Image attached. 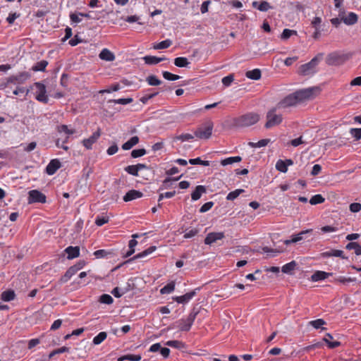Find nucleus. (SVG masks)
I'll list each match as a JSON object with an SVG mask.
<instances>
[{"label": "nucleus", "instance_id": "f257e3e1", "mask_svg": "<svg viewBox=\"0 0 361 361\" xmlns=\"http://www.w3.org/2000/svg\"><path fill=\"white\" fill-rule=\"evenodd\" d=\"M316 90L317 88L314 87H309L291 93L279 102L276 107L282 109L295 106L302 101L311 98Z\"/></svg>", "mask_w": 361, "mask_h": 361}, {"label": "nucleus", "instance_id": "f03ea898", "mask_svg": "<svg viewBox=\"0 0 361 361\" xmlns=\"http://www.w3.org/2000/svg\"><path fill=\"white\" fill-rule=\"evenodd\" d=\"M259 120V115L257 113L249 112L242 115L233 120V124L236 127H249L257 123Z\"/></svg>", "mask_w": 361, "mask_h": 361}, {"label": "nucleus", "instance_id": "7ed1b4c3", "mask_svg": "<svg viewBox=\"0 0 361 361\" xmlns=\"http://www.w3.org/2000/svg\"><path fill=\"white\" fill-rule=\"evenodd\" d=\"M350 53H340L334 51L327 55L326 63L329 66H340L352 57Z\"/></svg>", "mask_w": 361, "mask_h": 361}, {"label": "nucleus", "instance_id": "20e7f679", "mask_svg": "<svg viewBox=\"0 0 361 361\" xmlns=\"http://www.w3.org/2000/svg\"><path fill=\"white\" fill-rule=\"evenodd\" d=\"M213 128L214 123L209 119L207 120L196 129L195 135L200 139L207 140L212 134Z\"/></svg>", "mask_w": 361, "mask_h": 361}, {"label": "nucleus", "instance_id": "39448f33", "mask_svg": "<svg viewBox=\"0 0 361 361\" xmlns=\"http://www.w3.org/2000/svg\"><path fill=\"white\" fill-rule=\"evenodd\" d=\"M323 54H319L314 56L310 62L300 66L299 68V74L302 75H307L314 73V68L318 65L322 60Z\"/></svg>", "mask_w": 361, "mask_h": 361}, {"label": "nucleus", "instance_id": "423d86ee", "mask_svg": "<svg viewBox=\"0 0 361 361\" xmlns=\"http://www.w3.org/2000/svg\"><path fill=\"white\" fill-rule=\"evenodd\" d=\"M276 109L277 107L273 108L270 109L267 114L266 117L267 121L266 122L264 127L267 129L279 125L283 121L282 116L281 114H276Z\"/></svg>", "mask_w": 361, "mask_h": 361}, {"label": "nucleus", "instance_id": "0eeeda50", "mask_svg": "<svg viewBox=\"0 0 361 361\" xmlns=\"http://www.w3.org/2000/svg\"><path fill=\"white\" fill-rule=\"evenodd\" d=\"M156 249H157L156 246H154V245L150 246L145 250L137 254L134 257H133L128 259V260L125 261L124 262L117 265L112 271L117 270V269H120L123 264H129V263L132 262L133 261H134L135 259L143 258V257L152 254L153 252H154L156 250Z\"/></svg>", "mask_w": 361, "mask_h": 361}, {"label": "nucleus", "instance_id": "6e6552de", "mask_svg": "<svg viewBox=\"0 0 361 361\" xmlns=\"http://www.w3.org/2000/svg\"><path fill=\"white\" fill-rule=\"evenodd\" d=\"M47 197L44 194L37 190H32L28 192L27 202L32 203H45Z\"/></svg>", "mask_w": 361, "mask_h": 361}, {"label": "nucleus", "instance_id": "1a4fd4ad", "mask_svg": "<svg viewBox=\"0 0 361 361\" xmlns=\"http://www.w3.org/2000/svg\"><path fill=\"white\" fill-rule=\"evenodd\" d=\"M31 77V75L30 73L27 71H23L21 73H19L17 75H11L8 77L6 80L7 83H12V84H23L26 80H27Z\"/></svg>", "mask_w": 361, "mask_h": 361}, {"label": "nucleus", "instance_id": "9d476101", "mask_svg": "<svg viewBox=\"0 0 361 361\" xmlns=\"http://www.w3.org/2000/svg\"><path fill=\"white\" fill-rule=\"evenodd\" d=\"M35 85L36 87V99L39 102H43L44 104L48 103L49 99L46 94V87L42 82H35Z\"/></svg>", "mask_w": 361, "mask_h": 361}, {"label": "nucleus", "instance_id": "9b49d317", "mask_svg": "<svg viewBox=\"0 0 361 361\" xmlns=\"http://www.w3.org/2000/svg\"><path fill=\"white\" fill-rule=\"evenodd\" d=\"M200 290V288H197L195 290L185 293L183 295L175 296L173 298V300L180 304L188 303L193 297L197 295V292Z\"/></svg>", "mask_w": 361, "mask_h": 361}, {"label": "nucleus", "instance_id": "f8f14e48", "mask_svg": "<svg viewBox=\"0 0 361 361\" xmlns=\"http://www.w3.org/2000/svg\"><path fill=\"white\" fill-rule=\"evenodd\" d=\"M101 135V129L98 128L90 137L84 139L82 144L84 147L87 149L92 148V145L95 143Z\"/></svg>", "mask_w": 361, "mask_h": 361}, {"label": "nucleus", "instance_id": "ddd939ff", "mask_svg": "<svg viewBox=\"0 0 361 361\" xmlns=\"http://www.w3.org/2000/svg\"><path fill=\"white\" fill-rule=\"evenodd\" d=\"M224 238V234L222 232H212L207 234L204 239L206 245H211L218 240H221Z\"/></svg>", "mask_w": 361, "mask_h": 361}, {"label": "nucleus", "instance_id": "4468645a", "mask_svg": "<svg viewBox=\"0 0 361 361\" xmlns=\"http://www.w3.org/2000/svg\"><path fill=\"white\" fill-rule=\"evenodd\" d=\"M61 166V162L59 159H52L46 167V173L50 176L54 175Z\"/></svg>", "mask_w": 361, "mask_h": 361}, {"label": "nucleus", "instance_id": "2eb2a0df", "mask_svg": "<svg viewBox=\"0 0 361 361\" xmlns=\"http://www.w3.org/2000/svg\"><path fill=\"white\" fill-rule=\"evenodd\" d=\"M143 196V193L139 190H130L123 197L124 202L132 201Z\"/></svg>", "mask_w": 361, "mask_h": 361}, {"label": "nucleus", "instance_id": "dca6fc26", "mask_svg": "<svg viewBox=\"0 0 361 361\" xmlns=\"http://www.w3.org/2000/svg\"><path fill=\"white\" fill-rule=\"evenodd\" d=\"M333 273L331 272H326L324 271H316L312 276H311V281L316 282L319 281H323L326 279H327L329 276H332Z\"/></svg>", "mask_w": 361, "mask_h": 361}, {"label": "nucleus", "instance_id": "f3484780", "mask_svg": "<svg viewBox=\"0 0 361 361\" xmlns=\"http://www.w3.org/2000/svg\"><path fill=\"white\" fill-rule=\"evenodd\" d=\"M195 320L190 318L189 316L185 319H180L179 321V328L182 331H188Z\"/></svg>", "mask_w": 361, "mask_h": 361}, {"label": "nucleus", "instance_id": "a211bd4d", "mask_svg": "<svg viewBox=\"0 0 361 361\" xmlns=\"http://www.w3.org/2000/svg\"><path fill=\"white\" fill-rule=\"evenodd\" d=\"M93 255L97 259H100V258L109 259V258H111L112 257H114L115 255L114 250H96L95 252H94Z\"/></svg>", "mask_w": 361, "mask_h": 361}, {"label": "nucleus", "instance_id": "6ab92c4d", "mask_svg": "<svg viewBox=\"0 0 361 361\" xmlns=\"http://www.w3.org/2000/svg\"><path fill=\"white\" fill-rule=\"evenodd\" d=\"M358 16L353 12H350L348 16L342 17V21L347 25H353L357 23Z\"/></svg>", "mask_w": 361, "mask_h": 361}, {"label": "nucleus", "instance_id": "aec40b11", "mask_svg": "<svg viewBox=\"0 0 361 361\" xmlns=\"http://www.w3.org/2000/svg\"><path fill=\"white\" fill-rule=\"evenodd\" d=\"M143 61L146 64L155 65L159 62L167 60L166 57H157L154 56H145L142 58Z\"/></svg>", "mask_w": 361, "mask_h": 361}, {"label": "nucleus", "instance_id": "412c9836", "mask_svg": "<svg viewBox=\"0 0 361 361\" xmlns=\"http://www.w3.org/2000/svg\"><path fill=\"white\" fill-rule=\"evenodd\" d=\"M321 256L323 258H327V257H338L342 259L345 258L343 255V252L342 250H334V249L322 252L321 254Z\"/></svg>", "mask_w": 361, "mask_h": 361}, {"label": "nucleus", "instance_id": "4be33fe9", "mask_svg": "<svg viewBox=\"0 0 361 361\" xmlns=\"http://www.w3.org/2000/svg\"><path fill=\"white\" fill-rule=\"evenodd\" d=\"M99 56L102 60L109 62L115 59V55L108 49H103L99 53Z\"/></svg>", "mask_w": 361, "mask_h": 361}, {"label": "nucleus", "instance_id": "5701e85b", "mask_svg": "<svg viewBox=\"0 0 361 361\" xmlns=\"http://www.w3.org/2000/svg\"><path fill=\"white\" fill-rule=\"evenodd\" d=\"M207 192V189L204 185L196 186L195 190L191 194V198L193 201L198 200L203 193Z\"/></svg>", "mask_w": 361, "mask_h": 361}, {"label": "nucleus", "instance_id": "b1692460", "mask_svg": "<svg viewBox=\"0 0 361 361\" xmlns=\"http://www.w3.org/2000/svg\"><path fill=\"white\" fill-rule=\"evenodd\" d=\"M65 252L67 254V258L71 259L75 258L80 255V248L78 246H69L66 248Z\"/></svg>", "mask_w": 361, "mask_h": 361}, {"label": "nucleus", "instance_id": "393cba45", "mask_svg": "<svg viewBox=\"0 0 361 361\" xmlns=\"http://www.w3.org/2000/svg\"><path fill=\"white\" fill-rule=\"evenodd\" d=\"M312 231V229H307L305 231H302L300 233H298L297 235H293L292 239L284 240V244L288 245H290V243H297L302 239L304 234L310 233Z\"/></svg>", "mask_w": 361, "mask_h": 361}, {"label": "nucleus", "instance_id": "a878e982", "mask_svg": "<svg viewBox=\"0 0 361 361\" xmlns=\"http://www.w3.org/2000/svg\"><path fill=\"white\" fill-rule=\"evenodd\" d=\"M333 336L330 334H326V336L323 338V341L326 343L329 348H335L341 345V342L339 341H332Z\"/></svg>", "mask_w": 361, "mask_h": 361}, {"label": "nucleus", "instance_id": "bb28decb", "mask_svg": "<svg viewBox=\"0 0 361 361\" xmlns=\"http://www.w3.org/2000/svg\"><path fill=\"white\" fill-rule=\"evenodd\" d=\"M182 176H183V174L176 178L168 177V178H165L164 180V181L162 182V184H161L159 190H161L169 189V188H171L173 182L178 180Z\"/></svg>", "mask_w": 361, "mask_h": 361}, {"label": "nucleus", "instance_id": "cd10ccee", "mask_svg": "<svg viewBox=\"0 0 361 361\" xmlns=\"http://www.w3.org/2000/svg\"><path fill=\"white\" fill-rule=\"evenodd\" d=\"M139 137L137 136L132 137L129 140L126 142L122 145L123 150H129L139 142Z\"/></svg>", "mask_w": 361, "mask_h": 361}, {"label": "nucleus", "instance_id": "c85d7f7f", "mask_svg": "<svg viewBox=\"0 0 361 361\" xmlns=\"http://www.w3.org/2000/svg\"><path fill=\"white\" fill-rule=\"evenodd\" d=\"M16 294L13 290H7L2 292L1 299L5 302H9L15 298Z\"/></svg>", "mask_w": 361, "mask_h": 361}, {"label": "nucleus", "instance_id": "c756f323", "mask_svg": "<svg viewBox=\"0 0 361 361\" xmlns=\"http://www.w3.org/2000/svg\"><path fill=\"white\" fill-rule=\"evenodd\" d=\"M245 75L250 79L257 80L260 79L262 74L259 69L255 68L252 71H247Z\"/></svg>", "mask_w": 361, "mask_h": 361}, {"label": "nucleus", "instance_id": "7c9ffc66", "mask_svg": "<svg viewBox=\"0 0 361 361\" xmlns=\"http://www.w3.org/2000/svg\"><path fill=\"white\" fill-rule=\"evenodd\" d=\"M241 160H242V157L240 156L230 157L226 158L224 159H222L221 161V164L222 166H226L228 164H233V163L240 162Z\"/></svg>", "mask_w": 361, "mask_h": 361}, {"label": "nucleus", "instance_id": "2f4dec72", "mask_svg": "<svg viewBox=\"0 0 361 361\" xmlns=\"http://www.w3.org/2000/svg\"><path fill=\"white\" fill-rule=\"evenodd\" d=\"M297 263L295 261H291L284 264L281 268V271L285 274H290L295 269Z\"/></svg>", "mask_w": 361, "mask_h": 361}, {"label": "nucleus", "instance_id": "473e14b6", "mask_svg": "<svg viewBox=\"0 0 361 361\" xmlns=\"http://www.w3.org/2000/svg\"><path fill=\"white\" fill-rule=\"evenodd\" d=\"M190 61L188 60L185 57H177L174 59V64L177 67L179 68H183V67H188V66L190 64Z\"/></svg>", "mask_w": 361, "mask_h": 361}, {"label": "nucleus", "instance_id": "72a5a7b5", "mask_svg": "<svg viewBox=\"0 0 361 361\" xmlns=\"http://www.w3.org/2000/svg\"><path fill=\"white\" fill-rule=\"evenodd\" d=\"M345 248L349 250H354L356 255H361V245L357 243L350 242L346 245Z\"/></svg>", "mask_w": 361, "mask_h": 361}, {"label": "nucleus", "instance_id": "f704fd0d", "mask_svg": "<svg viewBox=\"0 0 361 361\" xmlns=\"http://www.w3.org/2000/svg\"><path fill=\"white\" fill-rule=\"evenodd\" d=\"M48 65V62L46 60H42L37 63H36L32 67V71H44L46 67Z\"/></svg>", "mask_w": 361, "mask_h": 361}, {"label": "nucleus", "instance_id": "c9c22d12", "mask_svg": "<svg viewBox=\"0 0 361 361\" xmlns=\"http://www.w3.org/2000/svg\"><path fill=\"white\" fill-rule=\"evenodd\" d=\"M142 357L140 355H133V354H128L123 356H121L118 358V361H125V360H129V361H140L141 360Z\"/></svg>", "mask_w": 361, "mask_h": 361}, {"label": "nucleus", "instance_id": "e433bc0d", "mask_svg": "<svg viewBox=\"0 0 361 361\" xmlns=\"http://www.w3.org/2000/svg\"><path fill=\"white\" fill-rule=\"evenodd\" d=\"M175 289V282L171 281L169 283H167L166 286H164L160 290L161 294H169L172 293Z\"/></svg>", "mask_w": 361, "mask_h": 361}, {"label": "nucleus", "instance_id": "4c0bfd02", "mask_svg": "<svg viewBox=\"0 0 361 361\" xmlns=\"http://www.w3.org/2000/svg\"><path fill=\"white\" fill-rule=\"evenodd\" d=\"M244 192L245 190L243 189H236L233 191H231L227 195L226 200L229 201H233Z\"/></svg>", "mask_w": 361, "mask_h": 361}, {"label": "nucleus", "instance_id": "58836bf2", "mask_svg": "<svg viewBox=\"0 0 361 361\" xmlns=\"http://www.w3.org/2000/svg\"><path fill=\"white\" fill-rule=\"evenodd\" d=\"M172 44V41L171 39H165L161 41L154 45V49H164L169 47Z\"/></svg>", "mask_w": 361, "mask_h": 361}, {"label": "nucleus", "instance_id": "ea45409f", "mask_svg": "<svg viewBox=\"0 0 361 361\" xmlns=\"http://www.w3.org/2000/svg\"><path fill=\"white\" fill-rule=\"evenodd\" d=\"M106 337L107 334L104 331H102L94 337L92 342L94 345H99L106 338Z\"/></svg>", "mask_w": 361, "mask_h": 361}, {"label": "nucleus", "instance_id": "a19ab883", "mask_svg": "<svg viewBox=\"0 0 361 361\" xmlns=\"http://www.w3.org/2000/svg\"><path fill=\"white\" fill-rule=\"evenodd\" d=\"M146 81L151 86H157L161 84V80L158 79L156 75H150L147 77Z\"/></svg>", "mask_w": 361, "mask_h": 361}, {"label": "nucleus", "instance_id": "79ce46f5", "mask_svg": "<svg viewBox=\"0 0 361 361\" xmlns=\"http://www.w3.org/2000/svg\"><path fill=\"white\" fill-rule=\"evenodd\" d=\"M57 130L60 133H65L68 137L69 135H73L75 133V130L74 129H69L68 126L66 125H61L57 126Z\"/></svg>", "mask_w": 361, "mask_h": 361}, {"label": "nucleus", "instance_id": "37998d69", "mask_svg": "<svg viewBox=\"0 0 361 361\" xmlns=\"http://www.w3.org/2000/svg\"><path fill=\"white\" fill-rule=\"evenodd\" d=\"M133 99L131 97L129 98H121L117 99H110L108 101V103H114V104H118L122 105H126L128 104H130L133 102Z\"/></svg>", "mask_w": 361, "mask_h": 361}, {"label": "nucleus", "instance_id": "c03bdc74", "mask_svg": "<svg viewBox=\"0 0 361 361\" xmlns=\"http://www.w3.org/2000/svg\"><path fill=\"white\" fill-rule=\"evenodd\" d=\"M70 350V348H68V347H66V346H63L60 348H58V349H56V350H54L53 351H51L49 356H48V359L49 360L50 359H51L54 355H57V354H61V353H68L69 352Z\"/></svg>", "mask_w": 361, "mask_h": 361}, {"label": "nucleus", "instance_id": "a18cd8bd", "mask_svg": "<svg viewBox=\"0 0 361 361\" xmlns=\"http://www.w3.org/2000/svg\"><path fill=\"white\" fill-rule=\"evenodd\" d=\"M269 142V139H262L258 141L257 142H250L248 145L252 147H262L267 146Z\"/></svg>", "mask_w": 361, "mask_h": 361}, {"label": "nucleus", "instance_id": "49530a36", "mask_svg": "<svg viewBox=\"0 0 361 361\" xmlns=\"http://www.w3.org/2000/svg\"><path fill=\"white\" fill-rule=\"evenodd\" d=\"M325 199L323 197V196L320 194H317L315 195H313L310 200V203L312 205H315L317 204H321L324 202Z\"/></svg>", "mask_w": 361, "mask_h": 361}, {"label": "nucleus", "instance_id": "de8ad7c7", "mask_svg": "<svg viewBox=\"0 0 361 361\" xmlns=\"http://www.w3.org/2000/svg\"><path fill=\"white\" fill-rule=\"evenodd\" d=\"M188 162L192 165L200 164L204 166H208L210 164L209 161H203L200 159V157L190 159H189Z\"/></svg>", "mask_w": 361, "mask_h": 361}, {"label": "nucleus", "instance_id": "09e8293b", "mask_svg": "<svg viewBox=\"0 0 361 361\" xmlns=\"http://www.w3.org/2000/svg\"><path fill=\"white\" fill-rule=\"evenodd\" d=\"M162 75L164 79L171 81L177 80L180 78V76L173 74L169 71H163Z\"/></svg>", "mask_w": 361, "mask_h": 361}, {"label": "nucleus", "instance_id": "8fccbe9b", "mask_svg": "<svg viewBox=\"0 0 361 361\" xmlns=\"http://www.w3.org/2000/svg\"><path fill=\"white\" fill-rule=\"evenodd\" d=\"M99 302L101 303L110 305L114 302L113 298L109 294H103L100 296Z\"/></svg>", "mask_w": 361, "mask_h": 361}, {"label": "nucleus", "instance_id": "3c124183", "mask_svg": "<svg viewBox=\"0 0 361 361\" xmlns=\"http://www.w3.org/2000/svg\"><path fill=\"white\" fill-rule=\"evenodd\" d=\"M109 218L107 216H97L95 219V224L98 226H102L109 222Z\"/></svg>", "mask_w": 361, "mask_h": 361}, {"label": "nucleus", "instance_id": "603ef678", "mask_svg": "<svg viewBox=\"0 0 361 361\" xmlns=\"http://www.w3.org/2000/svg\"><path fill=\"white\" fill-rule=\"evenodd\" d=\"M166 345L172 348L180 349L184 346V343L179 341H168L166 343Z\"/></svg>", "mask_w": 361, "mask_h": 361}, {"label": "nucleus", "instance_id": "864d4df0", "mask_svg": "<svg viewBox=\"0 0 361 361\" xmlns=\"http://www.w3.org/2000/svg\"><path fill=\"white\" fill-rule=\"evenodd\" d=\"M262 251L264 253L269 254V255L271 256V257H275V256H276V255L278 253L281 252L283 250H278V249H271V248H269L268 247H262Z\"/></svg>", "mask_w": 361, "mask_h": 361}, {"label": "nucleus", "instance_id": "5fc2aeb1", "mask_svg": "<svg viewBox=\"0 0 361 361\" xmlns=\"http://www.w3.org/2000/svg\"><path fill=\"white\" fill-rule=\"evenodd\" d=\"M194 138V136L190 133H184L178 135L175 137L176 140H180L181 142L190 141Z\"/></svg>", "mask_w": 361, "mask_h": 361}, {"label": "nucleus", "instance_id": "6e6d98bb", "mask_svg": "<svg viewBox=\"0 0 361 361\" xmlns=\"http://www.w3.org/2000/svg\"><path fill=\"white\" fill-rule=\"evenodd\" d=\"M325 324L326 322L322 319H317L316 320H312L309 322V324L316 329H319L322 326H323Z\"/></svg>", "mask_w": 361, "mask_h": 361}, {"label": "nucleus", "instance_id": "4d7b16f0", "mask_svg": "<svg viewBox=\"0 0 361 361\" xmlns=\"http://www.w3.org/2000/svg\"><path fill=\"white\" fill-rule=\"evenodd\" d=\"M276 169L282 173H286L288 171V167L283 162V160L279 159L276 164Z\"/></svg>", "mask_w": 361, "mask_h": 361}, {"label": "nucleus", "instance_id": "13d9d810", "mask_svg": "<svg viewBox=\"0 0 361 361\" xmlns=\"http://www.w3.org/2000/svg\"><path fill=\"white\" fill-rule=\"evenodd\" d=\"M350 133L355 138V141L361 139V128H351Z\"/></svg>", "mask_w": 361, "mask_h": 361}, {"label": "nucleus", "instance_id": "bf43d9fd", "mask_svg": "<svg viewBox=\"0 0 361 361\" xmlns=\"http://www.w3.org/2000/svg\"><path fill=\"white\" fill-rule=\"evenodd\" d=\"M125 171L134 176H138V171L136 165H130L125 168Z\"/></svg>", "mask_w": 361, "mask_h": 361}, {"label": "nucleus", "instance_id": "052dcab7", "mask_svg": "<svg viewBox=\"0 0 361 361\" xmlns=\"http://www.w3.org/2000/svg\"><path fill=\"white\" fill-rule=\"evenodd\" d=\"M121 88V85L118 83L114 84L111 87L108 89H105L103 90H100L99 93H111L112 92H116Z\"/></svg>", "mask_w": 361, "mask_h": 361}, {"label": "nucleus", "instance_id": "680f3d73", "mask_svg": "<svg viewBox=\"0 0 361 361\" xmlns=\"http://www.w3.org/2000/svg\"><path fill=\"white\" fill-rule=\"evenodd\" d=\"M146 153L147 152L145 149H133L131 152V157L135 159L144 156Z\"/></svg>", "mask_w": 361, "mask_h": 361}, {"label": "nucleus", "instance_id": "e2e57ef3", "mask_svg": "<svg viewBox=\"0 0 361 361\" xmlns=\"http://www.w3.org/2000/svg\"><path fill=\"white\" fill-rule=\"evenodd\" d=\"M271 8H272V7L270 6L269 3L266 1H262L257 6V9L262 12H266Z\"/></svg>", "mask_w": 361, "mask_h": 361}, {"label": "nucleus", "instance_id": "0e129e2a", "mask_svg": "<svg viewBox=\"0 0 361 361\" xmlns=\"http://www.w3.org/2000/svg\"><path fill=\"white\" fill-rule=\"evenodd\" d=\"M126 292H127V290H126V289H125V290H121V288H119L118 287H116V288H114L111 290V294H112L115 298H121L123 295H124Z\"/></svg>", "mask_w": 361, "mask_h": 361}, {"label": "nucleus", "instance_id": "69168bd1", "mask_svg": "<svg viewBox=\"0 0 361 361\" xmlns=\"http://www.w3.org/2000/svg\"><path fill=\"white\" fill-rule=\"evenodd\" d=\"M157 94H158L157 92H154L149 93V94H146L140 99V101L143 104H146L149 99L154 97Z\"/></svg>", "mask_w": 361, "mask_h": 361}, {"label": "nucleus", "instance_id": "338daca9", "mask_svg": "<svg viewBox=\"0 0 361 361\" xmlns=\"http://www.w3.org/2000/svg\"><path fill=\"white\" fill-rule=\"evenodd\" d=\"M293 35H296V31L289 29H284L281 34V39H287Z\"/></svg>", "mask_w": 361, "mask_h": 361}, {"label": "nucleus", "instance_id": "774afa93", "mask_svg": "<svg viewBox=\"0 0 361 361\" xmlns=\"http://www.w3.org/2000/svg\"><path fill=\"white\" fill-rule=\"evenodd\" d=\"M233 80H234L233 75L232 74H230V75H228L226 77H224L222 78V83L224 86L228 87L231 85V84L232 83Z\"/></svg>", "mask_w": 361, "mask_h": 361}]
</instances>
